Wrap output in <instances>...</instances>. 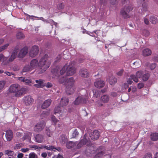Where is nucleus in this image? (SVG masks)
Here are the masks:
<instances>
[{
    "mask_svg": "<svg viewBox=\"0 0 158 158\" xmlns=\"http://www.w3.org/2000/svg\"><path fill=\"white\" fill-rule=\"evenodd\" d=\"M47 54L44 55L39 60V62L36 59H33L31 62L30 66L32 69L36 68L38 65L39 69L37 71L38 74H41L45 72L50 66L51 62L48 60Z\"/></svg>",
    "mask_w": 158,
    "mask_h": 158,
    "instance_id": "1",
    "label": "nucleus"
},
{
    "mask_svg": "<svg viewBox=\"0 0 158 158\" xmlns=\"http://www.w3.org/2000/svg\"><path fill=\"white\" fill-rule=\"evenodd\" d=\"M75 62L74 61L65 64L60 70V74L63 75L66 72L67 76H72L75 73L76 69L75 67Z\"/></svg>",
    "mask_w": 158,
    "mask_h": 158,
    "instance_id": "2",
    "label": "nucleus"
},
{
    "mask_svg": "<svg viewBox=\"0 0 158 158\" xmlns=\"http://www.w3.org/2000/svg\"><path fill=\"white\" fill-rule=\"evenodd\" d=\"M9 89L10 92L14 93L15 96L17 97H19L23 95L26 90L24 88H20V86L17 84L11 85Z\"/></svg>",
    "mask_w": 158,
    "mask_h": 158,
    "instance_id": "3",
    "label": "nucleus"
},
{
    "mask_svg": "<svg viewBox=\"0 0 158 158\" xmlns=\"http://www.w3.org/2000/svg\"><path fill=\"white\" fill-rule=\"evenodd\" d=\"M110 99L109 95L105 94L102 96L100 98V101H97L95 102V106L98 107L103 106V103H108Z\"/></svg>",
    "mask_w": 158,
    "mask_h": 158,
    "instance_id": "4",
    "label": "nucleus"
},
{
    "mask_svg": "<svg viewBox=\"0 0 158 158\" xmlns=\"http://www.w3.org/2000/svg\"><path fill=\"white\" fill-rule=\"evenodd\" d=\"M132 9L133 7L131 6H125L123 8L121 9L120 11V14L124 19L129 18L130 16L129 14V13Z\"/></svg>",
    "mask_w": 158,
    "mask_h": 158,
    "instance_id": "5",
    "label": "nucleus"
},
{
    "mask_svg": "<svg viewBox=\"0 0 158 158\" xmlns=\"http://www.w3.org/2000/svg\"><path fill=\"white\" fill-rule=\"evenodd\" d=\"M39 51V48L38 46H32L29 52L30 56L33 57H35L38 54Z\"/></svg>",
    "mask_w": 158,
    "mask_h": 158,
    "instance_id": "6",
    "label": "nucleus"
},
{
    "mask_svg": "<svg viewBox=\"0 0 158 158\" xmlns=\"http://www.w3.org/2000/svg\"><path fill=\"white\" fill-rule=\"evenodd\" d=\"M23 100L24 103L26 106H30L31 105L34 101L33 99L30 95L24 97Z\"/></svg>",
    "mask_w": 158,
    "mask_h": 158,
    "instance_id": "7",
    "label": "nucleus"
},
{
    "mask_svg": "<svg viewBox=\"0 0 158 158\" xmlns=\"http://www.w3.org/2000/svg\"><path fill=\"white\" fill-rule=\"evenodd\" d=\"M86 98L83 96H79L75 100L74 103L75 105H78L81 103H85L86 102Z\"/></svg>",
    "mask_w": 158,
    "mask_h": 158,
    "instance_id": "8",
    "label": "nucleus"
},
{
    "mask_svg": "<svg viewBox=\"0 0 158 158\" xmlns=\"http://www.w3.org/2000/svg\"><path fill=\"white\" fill-rule=\"evenodd\" d=\"M44 125L43 122L38 123L34 127V131L38 132L41 131L44 128Z\"/></svg>",
    "mask_w": 158,
    "mask_h": 158,
    "instance_id": "9",
    "label": "nucleus"
},
{
    "mask_svg": "<svg viewBox=\"0 0 158 158\" xmlns=\"http://www.w3.org/2000/svg\"><path fill=\"white\" fill-rule=\"evenodd\" d=\"M99 132L97 130H94L93 132L89 134L90 137L93 140L97 139L99 138Z\"/></svg>",
    "mask_w": 158,
    "mask_h": 158,
    "instance_id": "10",
    "label": "nucleus"
},
{
    "mask_svg": "<svg viewBox=\"0 0 158 158\" xmlns=\"http://www.w3.org/2000/svg\"><path fill=\"white\" fill-rule=\"evenodd\" d=\"M28 48L27 47H25L22 48L20 51L18 56L19 58H23L28 53Z\"/></svg>",
    "mask_w": 158,
    "mask_h": 158,
    "instance_id": "11",
    "label": "nucleus"
},
{
    "mask_svg": "<svg viewBox=\"0 0 158 158\" xmlns=\"http://www.w3.org/2000/svg\"><path fill=\"white\" fill-rule=\"evenodd\" d=\"M54 129L51 127H46L45 129V134L48 137H51L53 134Z\"/></svg>",
    "mask_w": 158,
    "mask_h": 158,
    "instance_id": "12",
    "label": "nucleus"
},
{
    "mask_svg": "<svg viewBox=\"0 0 158 158\" xmlns=\"http://www.w3.org/2000/svg\"><path fill=\"white\" fill-rule=\"evenodd\" d=\"M75 89L74 85H67L65 89V92L67 94L70 95L73 94Z\"/></svg>",
    "mask_w": 158,
    "mask_h": 158,
    "instance_id": "13",
    "label": "nucleus"
},
{
    "mask_svg": "<svg viewBox=\"0 0 158 158\" xmlns=\"http://www.w3.org/2000/svg\"><path fill=\"white\" fill-rule=\"evenodd\" d=\"M88 142V140H87L86 138L85 135H84V139H82L78 143L76 146V148H80L83 146L85 145Z\"/></svg>",
    "mask_w": 158,
    "mask_h": 158,
    "instance_id": "14",
    "label": "nucleus"
},
{
    "mask_svg": "<svg viewBox=\"0 0 158 158\" xmlns=\"http://www.w3.org/2000/svg\"><path fill=\"white\" fill-rule=\"evenodd\" d=\"M13 135V132L11 130H8L6 131L5 136L7 141H9L12 140Z\"/></svg>",
    "mask_w": 158,
    "mask_h": 158,
    "instance_id": "15",
    "label": "nucleus"
},
{
    "mask_svg": "<svg viewBox=\"0 0 158 158\" xmlns=\"http://www.w3.org/2000/svg\"><path fill=\"white\" fill-rule=\"evenodd\" d=\"M18 50V49L17 48H15L14 49L13 52L12 53L11 56L9 58L8 60L9 62L12 61L16 58Z\"/></svg>",
    "mask_w": 158,
    "mask_h": 158,
    "instance_id": "16",
    "label": "nucleus"
},
{
    "mask_svg": "<svg viewBox=\"0 0 158 158\" xmlns=\"http://www.w3.org/2000/svg\"><path fill=\"white\" fill-rule=\"evenodd\" d=\"M104 85V81L101 80L97 81L94 83V85L95 87L99 88L103 87Z\"/></svg>",
    "mask_w": 158,
    "mask_h": 158,
    "instance_id": "17",
    "label": "nucleus"
},
{
    "mask_svg": "<svg viewBox=\"0 0 158 158\" xmlns=\"http://www.w3.org/2000/svg\"><path fill=\"white\" fill-rule=\"evenodd\" d=\"M80 75L82 77L87 78L88 77L89 72L87 69H81L80 71Z\"/></svg>",
    "mask_w": 158,
    "mask_h": 158,
    "instance_id": "18",
    "label": "nucleus"
},
{
    "mask_svg": "<svg viewBox=\"0 0 158 158\" xmlns=\"http://www.w3.org/2000/svg\"><path fill=\"white\" fill-rule=\"evenodd\" d=\"M52 102L51 99H48L45 100L41 105V108L43 109H45L49 106Z\"/></svg>",
    "mask_w": 158,
    "mask_h": 158,
    "instance_id": "19",
    "label": "nucleus"
},
{
    "mask_svg": "<svg viewBox=\"0 0 158 158\" xmlns=\"http://www.w3.org/2000/svg\"><path fill=\"white\" fill-rule=\"evenodd\" d=\"M35 139L37 143H42L44 140V136L41 134H38L35 136Z\"/></svg>",
    "mask_w": 158,
    "mask_h": 158,
    "instance_id": "20",
    "label": "nucleus"
},
{
    "mask_svg": "<svg viewBox=\"0 0 158 158\" xmlns=\"http://www.w3.org/2000/svg\"><path fill=\"white\" fill-rule=\"evenodd\" d=\"M35 81L37 83L34 85L35 87L40 88L43 87L44 86V81L42 80H36Z\"/></svg>",
    "mask_w": 158,
    "mask_h": 158,
    "instance_id": "21",
    "label": "nucleus"
},
{
    "mask_svg": "<svg viewBox=\"0 0 158 158\" xmlns=\"http://www.w3.org/2000/svg\"><path fill=\"white\" fill-rule=\"evenodd\" d=\"M69 100L68 98L66 97H63L61 99L60 103V106H66L68 103Z\"/></svg>",
    "mask_w": 158,
    "mask_h": 158,
    "instance_id": "22",
    "label": "nucleus"
},
{
    "mask_svg": "<svg viewBox=\"0 0 158 158\" xmlns=\"http://www.w3.org/2000/svg\"><path fill=\"white\" fill-rule=\"evenodd\" d=\"M151 140L156 141L158 140V133L153 132L151 134L150 136Z\"/></svg>",
    "mask_w": 158,
    "mask_h": 158,
    "instance_id": "23",
    "label": "nucleus"
},
{
    "mask_svg": "<svg viewBox=\"0 0 158 158\" xmlns=\"http://www.w3.org/2000/svg\"><path fill=\"white\" fill-rule=\"evenodd\" d=\"M77 143L76 142L70 141L66 143V147L68 149H70L73 148L75 145H76Z\"/></svg>",
    "mask_w": 158,
    "mask_h": 158,
    "instance_id": "24",
    "label": "nucleus"
},
{
    "mask_svg": "<svg viewBox=\"0 0 158 158\" xmlns=\"http://www.w3.org/2000/svg\"><path fill=\"white\" fill-rule=\"evenodd\" d=\"M59 141L61 144L63 145L64 144L67 142L68 139L64 135H62L60 137Z\"/></svg>",
    "mask_w": 158,
    "mask_h": 158,
    "instance_id": "25",
    "label": "nucleus"
},
{
    "mask_svg": "<svg viewBox=\"0 0 158 158\" xmlns=\"http://www.w3.org/2000/svg\"><path fill=\"white\" fill-rule=\"evenodd\" d=\"M143 55L144 56H148L152 54L151 50L149 48H147L143 51Z\"/></svg>",
    "mask_w": 158,
    "mask_h": 158,
    "instance_id": "26",
    "label": "nucleus"
},
{
    "mask_svg": "<svg viewBox=\"0 0 158 158\" xmlns=\"http://www.w3.org/2000/svg\"><path fill=\"white\" fill-rule=\"evenodd\" d=\"M32 132H29L25 133L23 137V140L28 139L29 141L31 140V137L32 135Z\"/></svg>",
    "mask_w": 158,
    "mask_h": 158,
    "instance_id": "27",
    "label": "nucleus"
},
{
    "mask_svg": "<svg viewBox=\"0 0 158 158\" xmlns=\"http://www.w3.org/2000/svg\"><path fill=\"white\" fill-rule=\"evenodd\" d=\"M150 21L152 24H155L158 22V19L156 16L152 15L150 17Z\"/></svg>",
    "mask_w": 158,
    "mask_h": 158,
    "instance_id": "28",
    "label": "nucleus"
},
{
    "mask_svg": "<svg viewBox=\"0 0 158 158\" xmlns=\"http://www.w3.org/2000/svg\"><path fill=\"white\" fill-rule=\"evenodd\" d=\"M75 82V80L73 78L71 77L69 78L68 80L66 85H70L73 86L74 85V83Z\"/></svg>",
    "mask_w": 158,
    "mask_h": 158,
    "instance_id": "29",
    "label": "nucleus"
},
{
    "mask_svg": "<svg viewBox=\"0 0 158 158\" xmlns=\"http://www.w3.org/2000/svg\"><path fill=\"white\" fill-rule=\"evenodd\" d=\"M42 149L43 148H44L47 150L50 151H52L54 149V148H55V146L52 145H49V146L46 145H42Z\"/></svg>",
    "mask_w": 158,
    "mask_h": 158,
    "instance_id": "30",
    "label": "nucleus"
},
{
    "mask_svg": "<svg viewBox=\"0 0 158 158\" xmlns=\"http://www.w3.org/2000/svg\"><path fill=\"white\" fill-rule=\"evenodd\" d=\"M117 82L116 78L113 77H110L109 80V83L111 85H114Z\"/></svg>",
    "mask_w": 158,
    "mask_h": 158,
    "instance_id": "31",
    "label": "nucleus"
},
{
    "mask_svg": "<svg viewBox=\"0 0 158 158\" xmlns=\"http://www.w3.org/2000/svg\"><path fill=\"white\" fill-rule=\"evenodd\" d=\"M5 154L8 155V156H10L13 157L14 156V152L11 150H7L5 151Z\"/></svg>",
    "mask_w": 158,
    "mask_h": 158,
    "instance_id": "32",
    "label": "nucleus"
},
{
    "mask_svg": "<svg viewBox=\"0 0 158 158\" xmlns=\"http://www.w3.org/2000/svg\"><path fill=\"white\" fill-rule=\"evenodd\" d=\"M16 37L18 39H23L24 36L23 34L21 32H19L16 34Z\"/></svg>",
    "mask_w": 158,
    "mask_h": 158,
    "instance_id": "33",
    "label": "nucleus"
},
{
    "mask_svg": "<svg viewBox=\"0 0 158 158\" xmlns=\"http://www.w3.org/2000/svg\"><path fill=\"white\" fill-rule=\"evenodd\" d=\"M61 106H58L55 107L54 110V114H56L57 113H60L61 112Z\"/></svg>",
    "mask_w": 158,
    "mask_h": 158,
    "instance_id": "34",
    "label": "nucleus"
},
{
    "mask_svg": "<svg viewBox=\"0 0 158 158\" xmlns=\"http://www.w3.org/2000/svg\"><path fill=\"white\" fill-rule=\"evenodd\" d=\"M32 69L31 67H30L29 65H27L23 68V72H26L30 71Z\"/></svg>",
    "mask_w": 158,
    "mask_h": 158,
    "instance_id": "35",
    "label": "nucleus"
},
{
    "mask_svg": "<svg viewBox=\"0 0 158 158\" xmlns=\"http://www.w3.org/2000/svg\"><path fill=\"white\" fill-rule=\"evenodd\" d=\"M149 77V74L148 73H146L143 75L142 78L144 81H147Z\"/></svg>",
    "mask_w": 158,
    "mask_h": 158,
    "instance_id": "36",
    "label": "nucleus"
},
{
    "mask_svg": "<svg viewBox=\"0 0 158 158\" xmlns=\"http://www.w3.org/2000/svg\"><path fill=\"white\" fill-rule=\"evenodd\" d=\"M24 83L26 85H31V83H32V81L31 79L25 78Z\"/></svg>",
    "mask_w": 158,
    "mask_h": 158,
    "instance_id": "37",
    "label": "nucleus"
},
{
    "mask_svg": "<svg viewBox=\"0 0 158 158\" xmlns=\"http://www.w3.org/2000/svg\"><path fill=\"white\" fill-rule=\"evenodd\" d=\"M29 158H38L37 155L34 152H31L29 155Z\"/></svg>",
    "mask_w": 158,
    "mask_h": 158,
    "instance_id": "38",
    "label": "nucleus"
},
{
    "mask_svg": "<svg viewBox=\"0 0 158 158\" xmlns=\"http://www.w3.org/2000/svg\"><path fill=\"white\" fill-rule=\"evenodd\" d=\"M130 77L134 81L136 82H138L139 81L138 78L136 76L134 75H131L130 76Z\"/></svg>",
    "mask_w": 158,
    "mask_h": 158,
    "instance_id": "39",
    "label": "nucleus"
},
{
    "mask_svg": "<svg viewBox=\"0 0 158 158\" xmlns=\"http://www.w3.org/2000/svg\"><path fill=\"white\" fill-rule=\"evenodd\" d=\"M5 84L6 82L5 81H0V91L4 88Z\"/></svg>",
    "mask_w": 158,
    "mask_h": 158,
    "instance_id": "40",
    "label": "nucleus"
},
{
    "mask_svg": "<svg viewBox=\"0 0 158 158\" xmlns=\"http://www.w3.org/2000/svg\"><path fill=\"white\" fill-rule=\"evenodd\" d=\"M143 73L142 71H139L136 72V76L139 78H140L142 77Z\"/></svg>",
    "mask_w": 158,
    "mask_h": 158,
    "instance_id": "41",
    "label": "nucleus"
},
{
    "mask_svg": "<svg viewBox=\"0 0 158 158\" xmlns=\"http://www.w3.org/2000/svg\"><path fill=\"white\" fill-rule=\"evenodd\" d=\"M51 119H52V122H53L54 123L55 125H56L57 123V122H59V120L57 119L55 117L54 115L52 116Z\"/></svg>",
    "mask_w": 158,
    "mask_h": 158,
    "instance_id": "42",
    "label": "nucleus"
},
{
    "mask_svg": "<svg viewBox=\"0 0 158 158\" xmlns=\"http://www.w3.org/2000/svg\"><path fill=\"white\" fill-rule=\"evenodd\" d=\"M66 80V77L63 76L62 77H60L59 81L60 83H62L65 82Z\"/></svg>",
    "mask_w": 158,
    "mask_h": 158,
    "instance_id": "43",
    "label": "nucleus"
},
{
    "mask_svg": "<svg viewBox=\"0 0 158 158\" xmlns=\"http://www.w3.org/2000/svg\"><path fill=\"white\" fill-rule=\"evenodd\" d=\"M64 3H61L58 5L57 8L59 10H62L64 9Z\"/></svg>",
    "mask_w": 158,
    "mask_h": 158,
    "instance_id": "44",
    "label": "nucleus"
},
{
    "mask_svg": "<svg viewBox=\"0 0 158 158\" xmlns=\"http://www.w3.org/2000/svg\"><path fill=\"white\" fill-rule=\"evenodd\" d=\"M79 133L77 129H75L73 131V137H76L79 135Z\"/></svg>",
    "mask_w": 158,
    "mask_h": 158,
    "instance_id": "45",
    "label": "nucleus"
},
{
    "mask_svg": "<svg viewBox=\"0 0 158 158\" xmlns=\"http://www.w3.org/2000/svg\"><path fill=\"white\" fill-rule=\"evenodd\" d=\"M143 158H152V155L150 152L147 153L145 154Z\"/></svg>",
    "mask_w": 158,
    "mask_h": 158,
    "instance_id": "46",
    "label": "nucleus"
},
{
    "mask_svg": "<svg viewBox=\"0 0 158 158\" xmlns=\"http://www.w3.org/2000/svg\"><path fill=\"white\" fill-rule=\"evenodd\" d=\"M22 145L23 144L22 143L17 144L14 147V148L15 149H19L21 148L22 147Z\"/></svg>",
    "mask_w": 158,
    "mask_h": 158,
    "instance_id": "47",
    "label": "nucleus"
},
{
    "mask_svg": "<svg viewBox=\"0 0 158 158\" xmlns=\"http://www.w3.org/2000/svg\"><path fill=\"white\" fill-rule=\"evenodd\" d=\"M104 154V152L103 150L101 151L100 152H99L96 155V157H101Z\"/></svg>",
    "mask_w": 158,
    "mask_h": 158,
    "instance_id": "48",
    "label": "nucleus"
},
{
    "mask_svg": "<svg viewBox=\"0 0 158 158\" xmlns=\"http://www.w3.org/2000/svg\"><path fill=\"white\" fill-rule=\"evenodd\" d=\"M124 70L123 69H122L120 70L118 72L116 73V74L118 76H121L123 75V74L124 73Z\"/></svg>",
    "mask_w": 158,
    "mask_h": 158,
    "instance_id": "49",
    "label": "nucleus"
},
{
    "mask_svg": "<svg viewBox=\"0 0 158 158\" xmlns=\"http://www.w3.org/2000/svg\"><path fill=\"white\" fill-rule=\"evenodd\" d=\"M42 145H41L40 146H39L37 145H32V146L31 148L35 149H38L39 150H40L41 149H42Z\"/></svg>",
    "mask_w": 158,
    "mask_h": 158,
    "instance_id": "50",
    "label": "nucleus"
},
{
    "mask_svg": "<svg viewBox=\"0 0 158 158\" xmlns=\"http://www.w3.org/2000/svg\"><path fill=\"white\" fill-rule=\"evenodd\" d=\"M148 18V16L147 17V16L146 17L144 18V21L145 23L146 24L148 25L149 23V21Z\"/></svg>",
    "mask_w": 158,
    "mask_h": 158,
    "instance_id": "51",
    "label": "nucleus"
},
{
    "mask_svg": "<svg viewBox=\"0 0 158 158\" xmlns=\"http://www.w3.org/2000/svg\"><path fill=\"white\" fill-rule=\"evenodd\" d=\"M144 84L143 83H139L138 84L137 87L139 89H141L144 87Z\"/></svg>",
    "mask_w": 158,
    "mask_h": 158,
    "instance_id": "52",
    "label": "nucleus"
},
{
    "mask_svg": "<svg viewBox=\"0 0 158 158\" xmlns=\"http://www.w3.org/2000/svg\"><path fill=\"white\" fill-rule=\"evenodd\" d=\"M9 45V44H6L5 45L1 47H0L2 49V50L3 51L5 49H6Z\"/></svg>",
    "mask_w": 158,
    "mask_h": 158,
    "instance_id": "53",
    "label": "nucleus"
},
{
    "mask_svg": "<svg viewBox=\"0 0 158 158\" xmlns=\"http://www.w3.org/2000/svg\"><path fill=\"white\" fill-rule=\"evenodd\" d=\"M49 114V113L48 112H46L43 111V113L41 114V116H44V117H47V116H48Z\"/></svg>",
    "mask_w": 158,
    "mask_h": 158,
    "instance_id": "54",
    "label": "nucleus"
},
{
    "mask_svg": "<svg viewBox=\"0 0 158 158\" xmlns=\"http://www.w3.org/2000/svg\"><path fill=\"white\" fill-rule=\"evenodd\" d=\"M149 67L151 70L154 69L156 67V64L155 63H152L150 65Z\"/></svg>",
    "mask_w": 158,
    "mask_h": 158,
    "instance_id": "55",
    "label": "nucleus"
},
{
    "mask_svg": "<svg viewBox=\"0 0 158 158\" xmlns=\"http://www.w3.org/2000/svg\"><path fill=\"white\" fill-rule=\"evenodd\" d=\"M129 87V85L127 83H125L122 86V88H124L125 89H127Z\"/></svg>",
    "mask_w": 158,
    "mask_h": 158,
    "instance_id": "56",
    "label": "nucleus"
},
{
    "mask_svg": "<svg viewBox=\"0 0 158 158\" xmlns=\"http://www.w3.org/2000/svg\"><path fill=\"white\" fill-rule=\"evenodd\" d=\"M49 21V23H53L54 25L56 27L57 26V23L54 22L52 19H50Z\"/></svg>",
    "mask_w": 158,
    "mask_h": 158,
    "instance_id": "57",
    "label": "nucleus"
},
{
    "mask_svg": "<svg viewBox=\"0 0 158 158\" xmlns=\"http://www.w3.org/2000/svg\"><path fill=\"white\" fill-rule=\"evenodd\" d=\"M25 78V77H18V78L19 80L21 82H24Z\"/></svg>",
    "mask_w": 158,
    "mask_h": 158,
    "instance_id": "58",
    "label": "nucleus"
},
{
    "mask_svg": "<svg viewBox=\"0 0 158 158\" xmlns=\"http://www.w3.org/2000/svg\"><path fill=\"white\" fill-rule=\"evenodd\" d=\"M16 135L18 137H20L22 136L23 133L20 132H17L16 133Z\"/></svg>",
    "mask_w": 158,
    "mask_h": 158,
    "instance_id": "59",
    "label": "nucleus"
},
{
    "mask_svg": "<svg viewBox=\"0 0 158 158\" xmlns=\"http://www.w3.org/2000/svg\"><path fill=\"white\" fill-rule=\"evenodd\" d=\"M41 156L42 157L45 158L47 156V154L46 152H43L41 154Z\"/></svg>",
    "mask_w": 158,
    "mask_h": 158,
    "instance_id": "60",
    "label": "nucleus"
},
{
    "mask_svg": "<svg viewBox=\"0 0 158 158\" xmlns=\"http://www.w3.org/2000/svg\"><path fill=\"white\" fill-rule=\"evenodd\" d=\"M52 86V84L50 82H48L46 85V87L48 88L51 87Z\"/></svg>",
    "mask_w": 158,
    "mask_h": 158,
    "instance_id": "61",
    "label": "nucleus"
},
{
    "mask_svg": "<svg viewBox=\"0 0 158 158\" xmlns=\"http://www.w3.org/2000/svg\"><path fill=\"white\" fill-rule=\"evenodd\" d=\"M29 150V149L28 148H22L21 149V151L23 152H26Z\"/></svg>",
    "mask_w": 158,
    "mask_h": 158,
    "instance_id": "62",
    "label": "nucleus"
},
{
    "mask_svg": "<svg viewBox=\"0 0 158 158\" xmlns=\"http://www.w3.org/2000/svg\"><path fill=\"white\" fill-rule=\"evenodd\" d=\"M117 0H110V3L112 5H114L117 2Z\"/></svg>",
    "mask_w": 158,
    "mask_h": 158,
    "instance_id": "63",
    "label": "nucleus"
},
{
    "mask_svg": "<svg viewBox=\"0 0 158 158\" xmlns=\"http://www.w3.org/2000/svg\"><path fill=\"white\" fill-rule=\"evenodd\" d=\"M23 156V154L22 153H19L18 156L17 157L18 158H22Z\"/></svg>",
    "mask_w": 158,
    "mask_h": 158,
    "instance_id": "64",
    "label": "nucleus"
}]
</instances>
